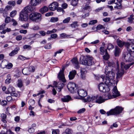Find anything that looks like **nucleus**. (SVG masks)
Listing matches in <instances>:
<instances>
[{
    "mask_svg": "<svg viewBox=\"0 0 134 134\" xmlns=\"http://www.w3.org/2000/svg\"><path fill=\"white\" fill-rule=\"evenodd\" d=\"M35 8L31 6H28L25 7L22 10L27 13L30 12H34Z\"/></svg>",
    "mask_w": 134,
    "mask_h": 134,
    "instance_id": "obj_17",
    "label": "nucleus"
},
{
    "mask_svg": "<svg viewBox=\"0 0 134 134\" xmlns=\"http://www.w3.org/2000/svg\"><path fill=\"white\" fill-rule=\"evenodd\" d=\"M115 85H114L113 88H111L112 93H111L109 92L107 94L108 99L116 98L120 95L119 92L116 86H115Z\"/></svg>",
    "mask_w": 134,
    "mask_h": 134,
    "instance_id": "obj_5",
    "label": "nucleus"
},
{
    "mask_svg": "<svg viewBox=\"0 0 134 134\" xmlns=\"http://www.w3.org/2000/svg\"><path fill=\"white\" fill-rule=\"evenodd\" d=\"M59 132V131L58 130H54L52 132V134H58Z\"/></svg>",
    "mask_w": 134,
    "mask_h": 134,
    "instance_id": "obj_64",
    "label": "nucleus"
},
{
    "mask_svg": "<svg viewBox=\"0 0 134 134\" xmlns=\"http://www.w3.org/2000/svg\"><path fill=\"white\" fill-rule=\"evenodd\" d=\"M64 70V68H62V70H60L58 75V77L59 80L61 81L64 83L66 81V80L63 73Z\"/></svg>",
    "mask_w": 134,
    "mask_h": 134,
    "instance_id": "obj_14",
    "label": "nucleus"
},
{
    "mask_svg": "<svg viewBox=\"0 0 134 134\" xmlns=\"http://www.w3.org/2000/svg\"><path fill=\"white\" fill-rule=\"evenodd\" d=\"M23 48L24 49H28L30 50L31 49V46L30 45H24Z\"/></svg>",
    "mask_w": 134,
    "mask_h": 134,
    "instance_id": "obj_50",
    "label": "nucleus"
},
{
    "mask_svg": "<svg viewBox=\"0 0 134 134\" xmlns=\"http://www.w3.org/2000/svg\"><path fill=\"white\" fill-rule=\"evenodd\" d=\"M131 52H128L127 51L125 52L122 57V59H124L127 62L131 61L133 59V57L131 55Z\"/></svg>",
    "mask_w": 134,
    "mask_h": 134,
    "instance_id": "obj_11",
    "label": "nucleus"
},
{
    "mask_svg": "<svg viewBox=\"0 0 134 134\" xmlns=\"http://www.w3.org/2000/svg\"><path fill=\"white\" fill-rule=\"evenodd\" d=\"M120 52L121 51L120 48L118 46H116L115 48V51L114 52L115 56V57L118 56Z\"/></svg>",
    "mask_w": 134,
    "mask_h": 134,
    "instance_id": "obj_26",
    "label": "nucleus"
},
{
    "mask_svg": "<svg viewBox=\"0 0 134 134\" xmlns=\"http://www.w3.org/2000/svg\"><path fill=\"white\" fill-rule=\"evenodd\" d=\"M19 58L22 60H24L25 59H28L29 58L25 57L22 55H20L19 57Z\"/></svg>",
    "mask_w": 134,
    "mask_h": 134,
    "instance_id": "obj_56",
    "label": "nucleus"
},
{
    "mask_svg": "<svg viewBox=\"0 0 134 134\" xmlns=\"http://www.w3.org/2000/svg\"><path fill=\"white\" fill-rule=\"evenodd\" d=\"M116 42L118 45L120 47H122L124 45L125 46L126 43L119 39L117 40Z\"/></svg>",
    "mask_w": 134,
    "mask_h": 134,
    "instance_id": "obj_27",
    "label": "nucleus"
},
{
    "mask_svg": "<svg viewBox=\"0 0 134 134\" xmlns=\"http://www.w3.org/2000/svg\"><path fill=\"white\" fill-rule=\"evenodd\" d=\"M87 100L90 102L101 104L104 102L106 100H108V99L106 94L104 96L97 95L96 96H88Z\"/></svg>",
    "mask_w": 134,
    "mask_h": 134,
    "instance_id": "obj_2",
    "label": "nucleus"
},
{
    "mask_svg": "<svg viewBox=\"0 0 134 134\" xmlns=\"http://www.w3.org/2000/svg\"><path fill=\"white\" fill-rule=\"evenodd\" d=\"M134 64V61L131 62L130 64L127 65H125V63L124 62H122L121 64V69H119V65L118 61L116 62V70L118 71L116 73L117 77L119 78L121 77L124 73V71L123 68H124L125 69L127 70L129 69L130 67L132 65Z\"/></svg>",
    "mask_w": 134,
    "mask_h": 134,
    "instance_id": "obj_3",
    "label": "nucleus"
},
{
    "mask_svg": "<svg viewBox=\"0 0 134 134\" xmlns=\"http://www.w3.org/2000/svg\"><path fill=\"white\" fill-rule=\"evenodd\" d=\"M133 15L132 14L131 15L129 18H128V22L130 23H132V22L133 20Z\"/></svg>",
    "mask_w": 134,
    "mask_h": 134,
    "instance_id": "obj_38",
    "label": "nucleus"
},
{
    "mask_svg": "<svg viewBox=\"0 0 134 134\" xmlns=\"http://www.w3.org/2000/svg\"><path fill=\"white\" fill-rule=\"evenodd\" d=\"M100 54L103 55L105 52L106 53V51L107 52L106 49H105L103 47H101L100 48Z\"/></svg>",
    "mask_w": 134,
    "mask_h": 134,
    "instance_id": "obj_35",
    "label": "nucleus"
},
{
    "mask_svg": "<svg viewBox=\"0 0 134 134\" xmlns=\"http://www.w3.org/2000/svg\"><path fill=\"white\" fill-rule=\"evenodd\" d=\"M8 4L14 6L15 5V3L14 1H10L8 2Z\"/></svg>",
    "mask_w": 134,
    "mask_h": 134,
    "instance_id": "obj_51",
    "label": "nucleus"
},
{
    "mask_svg": "<svg viewBox=\"0 0 134 134\" xmlns=\"http://www.w3.org/2000/svg\"><path fill=\"white\" fill-rule=\"evenodd\" d=\"M57 31V30L55 29H54L52 30L48 31L47 32V34H49L52 33L56 32Z\"/></svg>",
    "mask_w": 134,
    "mask_h": 134,
    "instance_id": "obj_46",
    "label": "nucleus"
},
{
    "mask_svg": "<svg viewBox=\"0 0 134 134\" xmlns=\"http://www.w3.org/2000/svg\"><path fill=\"white\" fill-rule=\"evenodd\" d=\"M58 20V18L57 17H52L50 20V21L52 22L55 23L57 22Z\"/></svg>",
    "mask_w": 134,
    "mask_h": 134,
    "instance_id": "obj_39",
    "label": "nucleus"
},
{
    "mask_svg": "<svg viewBox=\"0 0 134 134\" xmlns=\"http://www.w3.org/2000/svg\"><path fill=\"white\" fill-rule=\"evenodd\" d=\"M1 102V104L3 106H5L7 104V102L6 101L3 100Z\"/></svg>",
    "mask_w": 134,
    "mask_h": 134,
    "instance_id": "obj_52",
    "label": "nucleus"
},
{
    "mask_svg": "<svg viewBox=\"0 0 134 134\" xmlns=\"http://www.w3.org/2000/svg\"><path fill=\"white\" fill-rule=\"evenodd\" d=\"M130 41V43L126 42L125 46L126 47L127 51L131 53L134 52V39H129L128 40Z\"/></svg>",
    "mask_w": 134,
    "mask_h": 134,
    "instance_id": "obj_9",
    "label": "nucleus"
},
{
    "mask_svg": "<svg viewBox=\"0 0 134 134\" xmlns=\"http://www.w3.org/2000/svg\"><path fill=\"white\" fill-rule=\"evenodd\" d=\"M79 0H72L71 4L73 6H76L78 3Z\"/></svg>",
    "mask_w": 134,
    "mask_h": 134,
    "instance_id": "obj_37",
    "label": "nucleus"
},
{
    "mask_svg": "<svg viewBox=\"0 0 134 134\" xmlns=\"http://www.w3.org/2000/svg\"><path fill=\"white\" fill-rule=\"evenodd\" d=\"M15 92V89L13 87H9L7 89V90L5 92L7 94H12L13 92Z\"/></svg>",
    "mask_w": 134,
    "mask_h": 134,
    "instance_id": "obj_22",
    "label": "nucleus"
},
{
    "mask_svg": "<svg viewBox=\"0 0 134 134\" xmlns=\"http://www.w3.org/2000/svg\"><path fill=\"white\" fill-rule=\"evenodd\" d=\"M11 7L10 5H7L5 7L4 9L2 8H0V13H3V15L5 17L8 14V11L11 10Z\"/></svg>",
    "mask_w": 134,
    "mask_h": 134,
    "instance_id": "obj_15",
    "label": "nucleus"
},
{
    "mask_svg": "<svg viewBox=\"0 0 134 134\" xmlns=\"http://www.w3.org/2000/svg\"><path fill=\"white\" fill-rule=\"evenodd\" d=\"M114 85H109L105 83H100L98 86V88L99 91L103 92L108 93L111 88H113Z\"/></svg>",
    "mask_w": 134,
    "mask_h": 134,
    "instance_id": "obj_4",
    "label": "nucleus"
},
{
    "mask_svg": "<svg viewBox=\"0 0 134 134\" xmlns=\"http://www.w3.org/2000/svg\"><path fill=\"white\" fill-rule=\"evenodd\" d=\"M54 85H55L57 90L59 92L61 91L64 86V84L61 83L60 82H58V83H57L56 82H54Z\"/></svg>",
    "mask_w": 134,
    "mask_h": 134,
    "instance_id": "obj_18",
    "label": "nucleus"
},
{
    "mask_svg": "<svg viewBox=\"0 0 134 134\" xmlns=\"http://www.w3.org/2000/svg\"><path fill=\"white\" fill-rule=\"evenodd\" d=\"M13 22V25L14 26H15L18 23L17 22L15 21V20L14 19H12L11 20Z\"/></svg>",
    "mask_w": 134,
    "mask_h": 134,
    "instance_id": "obj_59",
    "label": "nucleus"
},
{
    "mask_svg": "<svg viewBox=\"0 0 134 134\" xmlns=\"http://www.w3.org/2000/svg\"><path fill=\"white\" fill-rule=\"evenodd\" d=\"M109 58V55L108 53L106 51V53L105 55L103 56V58L104 59L103 60L104 63L105 62V61L107 60Z\"/></svg>",
    "mask_w": 134,
    "mask_h": 134,
    "instance_id": "obj_31",
    "label": "nucleus"
},
{
    "mask_svg": "<svg viewBox=\"0 0 134 134\" xmlns=\"http://www.w3.org/2000/svg\"><path fill=\"white\" fill-rule=\"evenodd\" d=\"M77 23L78 22L77 21L74 22L72 24H71V26L72 28H75L78 26V25L77 24Z\"/></svg>",
    "mask_w": 134,
    "mask_h": 134,
    "instance_id": "obj_43",
    "label": "nucleus"
},
{
    "mask_svg": "<svg viewBox=\"0 0 134 134\" xmlns=\"http://www.w3.org/2000/svg\"><path fill=\"white\" fill-rule=\"evenodd\" d=\"M85 111V109L84 108H83L77 111L78 113H83Z\"/></svg>",
    "mask_w": 134,
    "mask_h": 134,
    "instance_id": "obj_54",
    "label": "nucleus"
},
{
    "mask_svg": "<svg viewBox=\"0 0 134 134\" xmlns=\"http://www.w3.org/2000/svg\"><path fill=\"white\" fill-rule=\"evenodd\" d=\"M97 22V21L96 20L90 21L89 23V25H94Z\"/></svg>",
    "mask_w": 134,
    "mask_h": 134,
    "instance_id": "obj_47",
    "label": "nucleus"
},
{
    "mask_svg": "<svg viewBox=\"0 0 134 134\" xmlns=\"http://www.w3.org/2000/svg\"><path fill=\"white\" fill-rule=\"evenodd\" d=\"M44 48L46 49H50L51 48V44H48L47 45L44 47Z\"/></svg>",
    "mask_w": 134,
    "mask_h": 134,
    "instance_id": "obj_57",
    "label": "nucleus"
},
{
    "mask_svg": "<svg viewBox=\"0 0 134 134\" xmlns=\"http://www.w3.org/2000/svg\"><path fill=\"white\" fill-rule=\"evenodd\" d=\"M29 17L30 20L36 23L39 22L42 19L41 14L36 12H34L30 14Z\"/></svg>",
    "mask_w": 134,
    "mask_h": 134,
    "instance_id": "obj_7",
    "label": "nucleus"
},
{
    "mask_svg": "<svg viewBox=\"0 0 134 134\" xmlns=\"http://www.w3.org/2000/svg\"><path fill=\"white\" fill-rule=\"evenodd\" d=\"M23 74L25 75H29L30 73L29 70L28 68H25L22 70Z\"/></svg>",
    "mask_w": 134,
    "mask_h": 134,
    "instance_id": "obj_30",
    "label": "nucleus"
},
{
    "mask_svg": "<svg viewBox=\"0 0 134 134\" xmlns=\"http://www.w3.org/2000/svg\"><path fill=\"white\" fill-rule=\"evenodd\" d=\"M29 18L28 14L21 11L19 13V19L22 21H27Z\"/></svg>",
    "mask_w": 134,
    "mask_h": 134,
    "instance_id": "obj_12",
    "label": "nucleus"
},
{
    "mask_svg": "<svg viewBox=\"0 0 134 134\" xmlns=\"http://www.w3.org/2000/svg\"><path fill=\"white\" fill-rule=\"evenodd\" d=\"M12 81V79H7L5 80V83L6 84L8 85L9 84L10 82Z\"/></svg>",
    "mask_w": 134,
    "mask_h": 134,
    "instance_id": "obj_55",
    "label": "nucleus"
},
{
    "mask_svg": "<svg viewBox=\"0 0 134 134\" xmlns=\"http://www.w3.org/2000/svg\"><path fill=\"white\" fill-rule=\"evenodd\" d=\"M10 18L9 17L7 16L5 19V22L6 23H8L10 21Z\"/></svg>",
    "mask_w": 134,
    "mask_h": 134,
    "instance_id": "obj_49",
    "label": "nucleus"
},
{
    "mask_svg": "<svg viewBox=\"0 0 134 134\" xmlns=\"http://www.w3.org/2000/svg\"><path fill=\"white\" fill-rule=\"evenodd\" d=\"M71 61L72 64L75 66V68H76L78 69L79 68L78 62L77 58H73L71 60Z\"/></svg>",
    "mask_w": 134,
    "mask_h": 134,
    "instance_id": "obj_21",
    "label": "nucleus"
},
{
    "mask_svg": "<svg viewBox=\"0 0 134 134\" xmlns=\"http://www.w3.org/2000/svg\"><path fill=\"white\" fill-rule=\"evenodd\" d=\"M17 13V11L16 10H13L10 13V16L12 18L14 17L16 15Z\"/></svg>",
    "mask_w": 134,
    "mask_h": 134,
    "instance_id": "obj_33",
    "label": "nucleus"
},
{
    "mask_svg": "<svg viewBox=\"0 0 134 134\" xmlns=\"http://www.w3.org/2000/svg\"><path fill=\"white\" fill-rule=\"evenodd\" d=\"M13 65L11 63H9L8 64H7L6 68L7 69H10L12 67Z\"/></svg>",
    "mask_w": 134,
    "mask_h": 134,
    "instance_id": "obj_48",
    "label": "nucleus"
},
{
    "mask_svg": "<svg viewBox=\"0 0 134 134\" xmlns=\"http://www.w3.org/2000/svg\"><path fill=\"white\" fill-rule=\"evenodd\" d=\"M19 32L21 34H25L27 32V31L26 30H21L19 31Z\"/></svg>",
    "mask_w": 134,
    "mask_h": 134,
    "instance_id": "obj_62",
    "label": "nucleus"
},
{
    "mask_svg": "<svg viewBox=\"0 0 134 134\" xmlns=\"http://www.w3.org/2000/svg\"><path fill=\"white\" fill-rule=\"evenodd\" d=\"M7 63V62L4 60L2 61L0 64L1 67L2 68H6Z\"/></svg>",
    "mask_w": 134,
    "mask_h": 134,
    "instance_id": "obj_32",
    "label": "nucleus"
},
{
    "mask_svg": "<svg viewBox=\"0 0 134 134\" xmlns=\"http://www.w3.org/2000/svg\"><path fill=\"white\" fill-rule=\"evenodd\" d=\"M76 74V71L75 70H73L69 72L68 76L69 79L71 80L73 79Z\"/></svg>",
    "mask_w": 134,
    "mask_h": 134,
    "instance_id": "obj_19",
    "label": "nucleus"
},
{
    "mask_svg": "<svg viewBox=\"0 0 134 134\" xmlns=\"http://www.w3.org/2000/svg\"><path fill=\"white\" fill-rule=\"evenodd\" d=\"M6 117L7 116L5 114H1V117L2 118L1 119H6Z\"/></svg>",
    "mask_w": 134,
    "mask_h": 134,
    "instance_id": "obj_61",
    "label": "nucleus"
},
{
    "mask_svg": "<svg viewBox=\"0 0 134 134\" xmlns=\"http://www.w3.org/2000/svg\"><path fill=\"white\" fill-rule=\"evenodd\" d=\"M23 84L22 81L21 80H18L17 83L18 86L19 87L21 88L23 86Z\"/></svg>",
    "mask_w": 134,
    "mask_h": 134,
    "instance_id": "obj_36",
    "label": "nucleus"
},
{
    "mask_svg": "<svg viewBox=\"0 0 134 134\" xmlns=\"http://www.w3.org/2000/svg\"><path fill=\"white\" fill-rule=\"evenodd\" d=\"M114 47V46L112 44L110 43L108 44L107 47V49L108 50H110L112 49Z\"/></svg>",
    "mask_w": 134,
    "mask_h": 134,
    "instance_id": "obj_45",
    "label": "nucleus"
},
{
    "mask_svg": "<svg viewBox=\"0 0 134 134\" xmlns=\"http://www.w3.org/2000/svg\"><path fill=\"white\" fill-rule=\"evenodd\" d=\"M29 103H30L31 105H33L35 103V101L34 99H30L29 101Z\"/></svg>",
    "mask_w": 134,
    "mask_h": 134,
    "instance_id": "obj_63",
    "label": "nucleus"
},
{
    "mask_svg": "<svg viewBox=\"0 0 134 134\" xmlns=\"http://www.w3.org/2000/svg\"><path fill=\"white\" fill-rule=\"evenodd\" d=\"M81 77L83 79H84L85 78V74L87 71L85 68H81Z\"/></svg>",
    "mask_w": 134,
    "mask_h": 134,
    "instance_id": "obj_28",
    "label": "nucleus"
},
{
    "mask_svg": "<svg viewBox=\"0 0 134 134\" xmlns=\"http://www.w3.org/2000/svg\"><path fill=\"white\" fill-rule=\"evenodd\" d=\"M67 87L69 90L72 93H76L77 90L76 85L74 83L69 82L68 85Z\"/></svg>",
    "mask_w": 134,
    "mask_h": 134,
    "instance_id": "obj_13",
    "label": "nucleus"
},
{
    "mask_svg": "<svg viewBox=\"0 0 134 134\" xmlns=\"http://www.w3.org/2000/svg\"><path fill=\"white\" fill-rule=\"evenodd\" d=\"M71 99V97L69 95L64 96L61 99V100L63 102H68Z\"/></svg>",
    "mask_w": 134,
    "mask_h": 134,
    "instance_id": "obj_23",
    "label": "nucleus"
},
{
    "mask_svg": "<svg viewBox=\"0 0 134 134\" xmlns=\"http://www.w3.org/2000/svg\"><path fill=\"white\" fill-rule=\"evenodd\" d=\"M82 10L83 12H89L91 10V8L90 6L86 5L83 8Z\"/></svg>",
    "mask_w": 134,
    "mask_h": 134,
    "instance_id": "obj_25",
    "label": "nucleus"
},
{
    "mask_svg": "<svg viewBox=\"0 0 134 134\" xmlns=\"http://www.w3.org/2000/svg\"><path fill=\"white\" fill-rule=\"evenodd\" d=\"M70 17H68L64 19L63 21L64 23H67L70 21Z\"/></svg>",
    "mask_w": 134,
    "mask_h": 134,
    "instance_id": "obj_44",
    "label": "nucleus"
},
{
    "mask_svg": "<svg viewBox=\"0 0 134 134\" xmlns=\"http://www.w3.org/2000/svg\"><path fill=\"white\" fill-rule=\"evenodd\" d=\"M76 92L79 95V96L76 97V99H83L87 95V92L84 90L80 88L77 90Z\"/></svg>",
    "mask_w": 134,
    "mask_h": 134,
    "instance_id": "obj_10",
    "label": "nucleus"
},
{
    "mask_svg": "<svg viewBox=\"0 0 134 134\" xmlns=\"http://www.w3.org/2000/svg\"><path fill=\"white\" fill-rule=\"evenodd\" d=\"M123 108L121 107L117 106L114 109H112L107 112V114L108 116L111 115L119 114L122 112Z\"/></svg>",
    "mask_w": 134,
    "mask_h": 134,
    "instance_id": "obj_8",
    "label": "nucleus"
},
{
    "mask_svg": "<svg viewBox=\"0 0 134 134\" xmlns=\"http://www.w3.org/2000/svg\"><path fill=\"white\" fill-rule=\"evenodd\" d=\"M96 62L95 60L92 56L88 55L83 58L81 62L82 64L90 66L94 64Z\"/></svg>",
    "mask_w": 134,
    "mask_h": 134,
    "instance_id": "obj_6",
    "label": "nucleus"
},
{
    "mask_svg": "<svg viewBox=\"0 0 134 134\" xmlns=\"http://www.w3.org/2000/svg\"><path fill=\"white\" fill-rule=\"evenodd\" d=\"M58 4L57 2H54L51 3L49 6V8L50 10L54 11L57 8Z\"/></svg>",
    "mask_w": 134,
    "mask_h": 134,
    "instance_id": "obj_16",
    "label": "nucleus"
},
{
    "mask_svg": "<svg viewBox=\"0 0 134 134\" xmlns=\"http://www.w3.org/2000/svg\"><path fill=\"white\" fill-rule=\"evenodd\" d=\"M116 6H114L115 8L120 9L121 8V3H116Z\"/></svg>",
    "mask_w": 134,
    "mask_h": 134,
    "instance_id": "obj_42",
    "label": "nucleus"
},
{
    "mask_svg": "<svg viewBox=\"0 0 134 134\" xmlns=\"http://www.w3.org/2000/svg\"><path fill=\"white\" fill-rule=\"evenodd\" d=\"M48 10V8L46 6H44L40 9L39 10L40 12L42 14H43L47 12Z\"/></svg>",
    "mask_w": 134,
    "mask_h": 134,
    "instance_id": "obj_29",
    "label": "nucleus"
},
{
    "mask_svg": "<svg viewBox=\"0 0 134 134\" xmlns=\"http://www.w3.org/2000/svg\"><path fill=\"white\" fill-rule=\"evenodd\" d=\"M65 132L67 134H71L72 132V131L71 130L68 128L66 129Z\"/></svg>",
    "mask_w": 134,
    "mask_h": 134,
    "instance_id": "obj_41",
    "label": "nucleus"
},
{
    "mask_svg": "<svg viewBox=\"0 0 134 134\" xmlns=\"http://www.w3.org/2000/svg\"><path fill=\"white\" fill-rule=\"evenodd\" d=\"M30 72V73L31 72H33L35 71V68L33 66H30L28 68Z\"/></svg>",
    "mask_w": 134,
    "mask_h": 134,
    "instance_id": "obj_34",
    "label": "nucleus"
},
{
    "mask_svg": "<svg viewBox=\"0 0 134 134\" xmlns=\"http://www.w3.org/2000/svg\"><path fill=\"white\" fill-rule=\"evenodd\" d=\"M22 39V36L21 35L17 36L16 37V40L17 41H20Z\"/></svg>",
    "mask_w": 134,
    "mask_h": 134,
    "instance_id": "obj_53",
    "label": "nucleus"
},
{
    "mask_svg": "<svg viewBox=\"0 0 134 134\" xmlns=\"http://www.w3.org/2000/svg\"><path fill=\"white\" fill-rule=\"evenodd\" d=\"M41 0H31V5L36 6L40 3Z\"/></svg>",
    "mask_w": 134,
    "mask_h": 134,
    "instance_id": "obj_20",
    "label": "nucleus"
},
{
    "mask_svg": "<svg viewBox=\"0 0 134 134\" xmlns=\"http://www.w3.org/2000/svg\"><path fill=\"white\" fill-rule=\"evenodd\" d=\"M105 27L102 25L99 24L96 27V29L99 30L102 29H104Z\"/></svg>",
    "mask_w": 134,
    "mask_h": 134,
    "instance_id": "obj_40",
    "label": "nucleus"
},
{
    "mask_svg": "<svg viewBox=\"0 0 134 134\" xmlns=\"http://www.w3.org/2000/svg\"><path fill=\"white\" fill-rule=\"evenodd\" d=\"M108 66H106L105 69V73L106 75H102L99 78L100 80H102L105 83L109 85H114V80L115 76V72L113 69L115 66V64L113 62H110L108 61L107 62Z\"/></svg>",
    "mask_w": 134,
    "mask_h": 134,
    "instance_id": "obj_1",
    "label": "nucleus"
},
{
    "mask_svg": "<svg viewBox=\"0 0 134 134\" xmlns=\"http://www.w3.org/2000/svg\"><path fill=\"white\" fill-rule=\"evenodd\" d=\"M39 27L37 25H34L32 27V29L34 30H38L39 29Z\"/></svg>",
    "mask_w": 134,
    "mask_h": 134,
    "instance_id": "obj_58",
    "label": "nucleus"
},
{
    "mask_svg": "<svg viewBox=\"0 0 134 134\" xmlns=\"http://www.w3.org/2000/svg\"><path fill=\"white\" fill-rule=\"evenodd\" d=\"M20 50V48L19 47H16L15 49L12 51L9 54V55L10 56H13L16 54L18 51Z\"/></svg>",
    "mask_w": 134,
    "mask_h": 134,
    "instance_id": "obj_24",
    "label": "nucleus"
},
{
    "mask_svg": "<svg viewBox=\"0 0 134 134\" xmlns=\"http://www.w3.org/2000/svg\"><path fill=\"white\" fill-rule=\"evenodd\" d=\"M6 134H15L14 133L12 132L10 130H7L6 132Z\"/></svg>",
    "mask_w": 134,
    "mask_h": 134,
    "instance_id": "obj_60",
    "label": "nucleus"
}]
</instances>
